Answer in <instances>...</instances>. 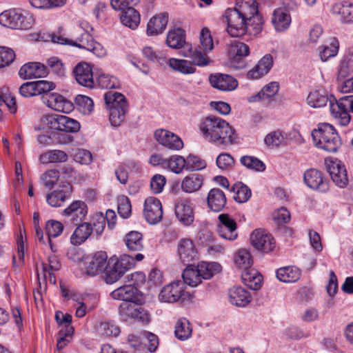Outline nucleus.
Listing matches in <instances>:
<instances>
[{
  "instance_id": "09e8293b",
  "label": "nucleus",
  "mask_w": 353,
  "mask_h": 353,
  "mask_svg": "<svg viewBox=\"0 0 353 353\" xmlns=\"http://www.w3.org/2000/svg\"><path fill=\"white\" fill-rule=\"evenodd\" d=\"M240 162L247 168L256 172H263L265 170V165L263 162L253 156H243L240 159Z\"/></svg>"
},
{
  "instance_id": "cd10ccee",
  "label": "nucleus",
  "mask_w": 353,
  "mask_h": 353,
  "mask_svg": "<svg viewBox=\"0 0 353 353\" xmlns=\"http://www.w3.org/2000/svg\"><path fill=\"white\" fill-rule=\"evenodd\" d=\"M208 208L214 212H220L226 204L225 193L219 188H212L210 190L207 197Z\"/></svg>"
},
{
  "instance_id": "bb28decb",
  "label": "nucleus",
  "mask_w": 353,
  "mask_h": 353,
  "mask_svg": "<svg viewBox=\"0 0 353 353\" xmlns=\"http://www.w3.org/2000/svg\"><path fill=\"white\" fill-rule=\"evenodd\" d=\"M168 22V14L161 13L152 17L147 25V34L155 36L163 33Z\"/></svg>"
},
{
  "instance_id": "4d7b16f0",
  "label": "nucleus",
  "mask_w": 353,
  "mask_h": 353,
  "mask_svg": "<svg viewBox=\"0 0 353 353\" xmlns=\"http://www.w3.org/2000/svg\"><path fill=\"white\" fill-rule=\"evenodd\" d=\"M207 53L202 52L200 50L196 48L194 50H190L189 54L187 55L189 57L193 63L194 65L198 66H205L210 63V59L207 56Z\"/></svg>"
},
{
  "instance_id": "393cba45",
  "label": "nucleus",
  "mask_w": 353,
  "mask_h": 353,
  "mask_svg": "<svg viewBox=\"0 0 353 353\" xmlns=\"http://www.w3.org/2000/svg\"><path fill=\"white\" fill-rule=\"evenodd\" d=\"M330 101L334 103L336 99L332 95L329 96L324 89L311 91L307 98V104L314 108L324 107L328 102L330 104Z\"/></svg>"
},
{
  "instance_id": "a19ab883",
  "label": "nucleus",
  "mask_w": 353,
  "mask_h": 353,
  "mask_svg": "<svg viewBox=\"0 0 353 353\" xmlns=\"http://www.w3.org/2000/svg\"><path fill=\"white\" fill-rule=\"evenodd\" d=\"M199 272L202 279H210L214 274L221 270V266L216 262H201L197 265Z\"/></svg>"
},
{
  "instance_id": "e433bc0d",
  "label": "nucleus",
  "mask_w": 353,
  "mask_h": 353,
  "mask_svg": "<svg viewBox=\"0 0 353 353\" xmlns=\"http://www.w3.org/2000/svg\"><path fill=\"white\" fill-rule=\"evenodd\" d=\"M301 276V272L296 267L287 266L281 268L276 271V277L284 283L297 281Z\"/></svg>"
},
{
  "instance_id": "49530a36",
  "label": "nucleus",
  "mask_w": 353,
  "mask_h": 353,
  "mask_svg": "<svg viewBox=\"0 0 353 353\" xmlns=\"http://www.w3.org/2000/svg\"><path fill=\"white\" fill-rule=\"evenodd\" d=\"M169 65L174 70H177L183 74H192L195 72V68L192 63L183 59H170Z\"/></svg>"
},
{
  "instance_id": "4be33fe9",
  "label": "nucleus",
  "mask_w": 353,
  "mask_h": 353,
  "mask_svg": "<svg viewBox=\"0 0 353 353\" xmlns=\"http://www.w3.org/2000/svg\"><path fill=\"white\" fill-rule=\"evenodd\" d=\"M139 292L136 287L125 284L113 290L110 296L113 299L123 301L124 303H134L139 301Z\"/></svg>"
},
{
  "instance_id": "473e14b6",
  "label": "nucleus",
  "mask_w": 353,
  "mask_h": 353,
  "mask_svg": "<svg viewBox=\"0 0 353 353\" xmlns=\"http://www.w3.org/2000/svg\"><path fill=\"white\" fill-rule=\"evenodd\" d=\"M121 10L122 11L120 16L121 23L132 30H135L140 23L141 18L139 12L132 7Z\"/></svg>"
},
{
  "instance_id": "3c124183",
  "label": "nucleus",
  "mask_w": 353,
  "mask_h": 353,
  "mask_svg": "<svg viewBox=\"0 0 353 353\" xmlns=\"http://www.w3.org/2000/svg\"><path fill=\"white\" fill-rule=\"evenodd\" d=\"M99 85L105 89L119 88L121 85L118 79L108 74H100L97 78Z\"/></svg>"
},
{
  "instance_id": "f257e3e1",
  "label": "nucleus",
  "mask_w": 353,
  "mask_h": 353,
  "mask_svg": "<svg viewBox=\"0 0 353 353\" xmlns=\"http://www.w3.org/2000/svg\"><path fill=\"white\" fill-rule=\"evenodd\" d=\"M225 16L227 31L232 37L243 36L246 32L256 35L262 30L264 21L255 0H236L235 7L228 8Z\"/></svg>"
},
{
  "instance_id": "864d4df0",
  "label": "nucleus",
  "mask_w": 353,
  "mask_h": 353,
  "mask_svg": "<svg viewBox=\"0 0 353 353\" xmlns=\"http://www.w3.org/2000/svg\"><path fill=\"white\" fill-rule=\"evenodd\" d=\"M48 73L53 72L58 77H63L65 74V68L61 61L56 57H52L47 59L46 64Z\"/></svg>"
},
{
  "instance_id": "a18cd8bd",
  "label": "nucleus",
  "mask_w": 353,
  "mask_h": 353,
  "mask_svg": "<svg viewBox=\"0 0 353 353\" xmlns=\"http://www.w3.org/2000/svg\"><path fill=\"white\" fill-rule=\"evenodd\" d=\"M79 129L80 124L77 121L64 115L59 116V131L76 132Z\"/></svg>"
},
{
  "instance_id": "dca6fc26",
  "label": "nucleus",
  "mask_w": 353,
  "mask_h": 353,
  "mask_svg": "<svg viewBox=\"0 0 353 353\" xmlns=\"http://www.w3.org/2000/svg\"><path fill=\"white\" fill-rule=\"evenodd\" d=\"M154 138L159 144L173 150H179L183 147V142L179 136L164 129L157 130Z\"/></svg>"
},
{
  "instance_id": "7c9ffc66",
  "label": "nucleus",
  "mask_w": 353,
  "mask_h": 353,
  "mask_svg": "<svg viewBox=\"0 0 353 353\" xmlns=\"http://www.w3.org/2000/svg\"><path fill=\"white\" fill-rule=\"evenodd\" d=\"M332 12L341 15V21L344 23H353V4L346 1L336 3L332 7Z\"/></svg>"
},
{
  "instance_id": "ddd939ff",
  "label": "nucleus",
  "mask_w": 353,
  "mask_h": 353,
  "mask_svg": "<svg viewBox=\"0 0 353 353\" xmlns=\"http://www.w3.org/2000/svg\"><path fill=\"white\" fill-rule=\"evenodd\" d=\"M177 254L180 261L185 264H190L198 259V252L193 241L190 239L179 240L177 245Z\"/></svg>"
},
{
  "instance_id": "c9c22d12",
  "label": "nucleus",
  "mask_w": 353,
  "mask_h": 353,
  "mask_svg": "<svg viewBox=\"0 0 353 353\" xmlns=\"http://www.w3.org/2000/svg\"><path fill=\"white\" fill-rule=\"evenodd\" d=\"M203 177L198 174H192L185 176L181 181V187L183 192L192 193L198 191L203 185Z\"/></svg>"
},
{
  "instance_id": "c85d7f7f",
  "label": "nucleus",
  "mask_w": 353,
  "mask_h": 353,
  "mask_svg": "<svg viewBox=\"0 0 353 353\" xmlns=\"http://www.w3.org/2000/svg\"><path fill=\"white\" fill-rule=\"evenodd\" d=\"M279 83L273 81L265 85L256 94L250 96L248 101L250 103L256 101L269 102L278 92Z\"/></svg>"
},
{
  "instance_id": "a211bd4d",
  "label": "nucleus",
  "mask_w": 353,
  "mask_h": 353,
  "mask_svg": "<svg viewBox=\"0 0 353 353\" xmlns=\"http://www.w3.org/2000/svg\"><path fill=\"white\" fill-rule=\"evenodd\" d=\"M174 212L178 220L185 225H190L194 221L192 204L187 199H180L176 202Z\"/></svg>"
},
{
  "instance_id": "1a4fd4ad",
  "label": "nucleus",
  "mask_w": 353,
  "mask_h": 353,
  "mask_svg": "<svg viewBox=\"0 0 353 353\" xmlns=\"http://www.w3.org/2000/svg\"><path fill=\"white\" fill-rule=\"evenodd\" d=\"M219 223L216 232L220 237L228 241H234L238 236L237 224L228 214H221L218 216Z\"/></svg>"
},
{
  "instance_id": "6e6552de",
  "label": "nucleus",
  "mask_w": 353,
  "mask_h": 353,
  "mask_svg": "<svg viewBox=\"0 0 353 353\" xmlns=\"http://www.w3.org/2000/svg\"><path fill=\"white\" fill-rule=\"evenodd\" d=\"M327 172L334 183L340 188H345L349 182L345 165L339 160L325 159Z\"/></svg>"
},
{
  "instance_id": "0eeeda50",
  "label": "nucleus",
  "mask_w": 353,
  "mask_h": 353,
  "mask_svg": "<svg viewBox=\"0 0 353 353\" xmlns=\"http://www.w3.org/2000/svg\"><path fill=\"white\" fill-rule=\"evenodd\" d=\"M188 296L189 294L185 292L184 283L178 281L163 287L159 293V299L164 303H175L183 301Z\"/></svg>"
},
{
  "instance_id": "4468645a",
  "label": "nucleus",
  "mask_w": 353,
  "mask_h": 353,
  "mask_svg": "<svg viewBox=\"0 0 353 353\" xmlns=\"http://www.w3.org/2000/svg\"><path fill=\"white\" fill-rule=\"evenodd\" d=\"M108 255L105 252L100 251L87 257L85 272L89 276H96L107 268Z\"/></svg>"
},
{
  "instance_id": "ea45409f",
  "label": "nucleus",
  "mask_w": 353,
  "mask_h": 353,
  "mask_svg": "<svg viewBox=\"0 0 353 353\" xmlns=\"http://www.w3.org/2000/svg\"><path fill=\"white\" fill-rule=\"evenodd\" d=\"M185 43L183 30L181 28L172 30L168 33L166 44L171 48H181Z\"/></svg>"
},
{
  "instance_id": "774afa93",
  "label": "nucleus",
  "mask_w": 353,
  "mask_h": 353,
  "mask_svg": "<svg viewBox=\"0 0 353 353\" xmlns=\"http://www.w3.org/2000/svg\"><path fill=\"white\" fill-rule=\"evenodd\" d=\"M76 103L79 106V109L83 114H90L94 108L93 101L83 95H78L76 97Z\"/></svg>"
},
{
  "instance_id": "37998d69",
  "label": "nucleus",
  "mask_w": 353,
  "mask_h": 353,
  "mask_svg": "<svg viewBox=\"0 0 353 353\" xmlns=\"http://www.w3.org/2000/svg\"><path fill=\"white\" fill-rule=\"evenodd\" d=\"M63 224L55 220H50L46 223V234L48 235V240L50 244V248L52 252H55L57 250L54 248L51 238H56L59 236L63 232Z\"/></svg>"
},
{
  "instance_id": "4c0bfd02",
  "label": "nucleus",
  "mask_w": 353,
  "mask_h": 353,
  "mask_svg": "<svg viewBox=\"0 0 353 353\" xmlns=\"http://www.w3.org/2000/svg\"><path fill=\"white\" fill-rule=\"evenodd\" d=\"M123 241L130 251L138 252L143 248V235L137 231L128 232L125 235Z\"/></svg>"
},
{
  "instance_id": "f03ea898",
  "label": "nucleus",
  "mask_w": 353,
  "mask_h": 353,
  "mask_svg": "<svg viewBox=\"0 0 353 353\" xmlns=\"http://www.w3.org/2000/svg\"><path fill=\"white\" fill-rule=\"evenodd\" d=\"M203 137L216 145H231L236 139L235 130L224 119L207 117L199 127Z\"/></svg>"
},
{
  "instance_id": "423d86ee",
  "label": "nucleus",
  "mask_w": 353,
  "mask_h": 353,
  "mask_svg": "<svg viewBox=\"0 0 353 353\" xmlns=\"http://www.w3.org/2000/svg\"><path fill=\"white\" fill-rule=\"evenodd\" d=\"M330 112L341 125H347L350 121L349 112H353V95L343 97L332 103L330 101Z\"/></svg>"
},
{
  "instance_id": "20e7f679",
  "label": "nucleus",
  "mask_w": 353,
  "mask_h": 353,
  "mask_svg": "<svg viewBox=\"0 0 353 353\" xmlns=\"http://www.w3.org/2000/svg\"><path fill=\"white\" fill-rule=\"evenodd\" d=\"M104 100L110 110V122L113 126H119L124 121L128 110V105L123 94L114 91L106 92Z\"/></svg>"
},
{
  "instance_id": "58836bf2",
  "label": "nucleus",
  "mask_w": 353,
  "mask_h": 353,
  "mask_svg": "<svg viewBox=\"0 0 353 353\" xmlns=\"http://www.w3.org/2000/svg\"><path fill=\"white\" fill-rule=\"evenodd\" d=\"M187 267L184 270L182 277L183 283H186L192 287H195L201 283V275L199 272L197 266L192 265V263L186 264Z\"/></svg>"
},
{
  "instance_id": "a878e982",
  "label": "nucleus",
  "mask_w": 353,
  "mask_h": 353,
  "mask_svg": "<svg viewBox=\"0 0 353 353\" xmlns=\"http://www.w3.org/2000/svg\"><path fill=\"white\" fill-rule=\"evenodd\" d=\"M230 302L238 307H245L248 305L252 297L245 289L240 286H234L228 291Z\"/></svg>"
},
{
  "instance_id": "2eb2a0df",
  "label": "nucleus",
  "mask_w": 353,
  "mask_h": 353,
  "mask_svg": "<svg viewBox=\"0 0 353 353\" xmlns=\"http://www.w3.org/2000/svg\"><path fill=\"white\" fill-rule=\"evenodd\" d=\"M303 179L306 185L311 189L322 192L329 189L328 182L324 179L322 172L316 169L307 170L304 172Z\"/></svg>"
},
{
  "instance_id": "e2e57ef3",
  "label": "nucleus",
  "mask_w": 353,
  "mask_h": 353,
  "mask_svg": "<svg viewBox=\"0 0 353 353\" xmlns=\"http://www.w3.org/2000/svg\"><path fill=\"white\" fill-rule=\"evenodd\" d=\"M137 307L130 303H121L119 307V314L121 319L123 321L133 319Z\"/></svg>"
},
{
  "instance_id": "79ce46f5",
  "label": "nucleus",
  "mask_w": 353,
  "mask_h": 353,
  "mask_svg": "<svg viewBox=\"0 0 353 353\" xmlns=\"http://www.w3.org/2000/svg\"><path fill=\"white\" fill-rule=\"evenodd\" d=\"M192 332V326L188 320L185 318H182L176 321L174 334L178 339L181 341L187 340L191 336Z\"/></svg>"
},
{
  "instance_id": "052dcab7",
  "label": "nucleus",
  "mask_w": 353,
  "mask_h": 353,
  "mask_svg": "<svg viewBox=\"0 0 353 353\" xmlns=\"http://www.w3.org/2000/svg\"><path fill=\"white\" fill-rule=\"evenodd\" d=\"M339 50V43L334 41L330 46H321L319 48V55L323 61H326L329 58L336 55Z\"/></svg>"
},
{
  "instance_id": "9d476101",
  "label": "nucleus",
  "mask_w": 353,
  "mask_h": 353,
  "mask_svg": "<svg viewBox=\"0 0 353 353\" xmlns=\"http://www.w3.org/2000/svg\"><path fill=\"white\" fill-rule=\"evenodd\" d=\"M250 242L254 248L263 252H271L275 247V241L272 234L263 229H256L252 232Z\"/></svg>"
},
{
  "instance_id": "72a5a7b5",
  "label": "nucleus",
  "mask_w": 353,
  "mask_h": 353,
  "mask_svg": "<svg viewBox=\"0 0 353 353\" xmlns=\"http://www.w3.org/2000/svg\"><path fill=\"white\" fill-rule=\"evenodd\" d=\"M68 159L67 153L61 150H49L40 155L39 161L43 164L65 163Z\"/></svg>"
},
{
  "instance_id": "9b49d317",
  "label": "nucleus",
  "mask_w": 353,
  "mask_h": 353,
  "mask_svg": "<svg viewBox=\"0 0 353 353\" xmlns=\"http://www.w3.org/2000/svg\"><path fill=\"white\" fill-rule=\"evenodd\" d=\"M42 101L48 108L57 112L70 113L74 108L71 101L56 92L43 95Z\"/></svg>"
},
{
  "instance_id": "39448f33",
  "label": "nucleus",
  "mask_w": 353,
  "mask_h": 353,
  "mask_svg": "<svg viewBox=\"0 0 353 353\" xmlns=\"http://www.w3.org/2000/svg\"><path fill=\"white\" fill-rule=\"evenodd\" d=\"M34 22L32 14L16 9L5 10L0 14V23L12 29H29Z\"/></svg>"
},
{
  "instance_id": "7ed1b4c3",
  "label": "nucleus",
  "mask_w": 353,
  "mask_h": 353,
  "mask_svg": "<svg viewBox=\"0 0 353 353\" xmlns=\"http://www.w3.org/2000/svg\"><path fill=\"white\" fill-rule=\"evenodd\" d=\"M314 145L328 152H336L341 145V139L334 128L327 123H319L317 128L312 131Z\"/></svg>"
},
{
  "instance_id": "6e6d98bb",
  "label": "nucleus",
  "mask_w": 353,
  "mask_h": 353,
  "mask_svg": "<svg viewBox=\"0 0 353 353\" xmlns=\"http://www.w3.org/2000/svg\"><path fill=\"white\" fill-rule=\"evenodd\" d=\"M60 176V172L57 170H49L44 172L41 176V179L43 182V184L46 188L51 189L58 181Z\"/></svg>"
},
{
  "instance_id": "c03bdc74",
  "label": "nucleus",
  "mask_w": 353,
  "mask_h": 353,
  "mask_svg": "<svg viewBox=\"0 0 353 353\" xmlns=\"http://www.w3.org/2000/svg\"><path fill=\"white\" fill-rule=\"evenodd\" d=\"M253 259L249 250L239 249L234 255L235 265L244 270L250 268L252 265Z\"/></svg>"
},
{
  "instance_id": "de8ad7c7",
  "label": "nucleus",
  "mask_w": 353,
  "mask_h": 353,
  "mask_svg": "<svg viewBox=\"0 0 353 353\" xmlns=\"http://www.w3.org/2000/svg\"><path fill=\"white\" fill-rule=\"evenodd\" d=\"M165 168H168L172 172L180 174L185 168V159L181 156L174 155L170 159H166Z\"/></svg>"
},
{
  "instance_id": "f8f14e48",
  "label": "nucleus",
  "mask_w": 353,
  "mask_h": 353,
  "mask_svg": "<svg viewBox=\"0 0 353 353\" xmlns=\"http://www.w3.org/2000/svg\"><path fill=\"white\" fill-rule=\"evenodd\" d=\"M143 214L146 221L150 224L159 223L163 216V210L161 201L153 196L145 200Z\"/></svg>"
},
{
  "instance_id": "8fccbe9b",
  "label": "nucleus",
  "mask_w": 353,
  "mask_h": 353,
  "mask_svg": "<svg viewBox=\"0 0 353 353\" xmlns=\"http://www.w3.org/2000/svg\"><path fill=\"white\" fill-rule=\"evenodd\" d=\"M351 72H353V53L345 55L341 61L338 79L347 77Z\"/></svg>"
},
{
  "instance_id": "5fc2aeb1",
  "label": "nucleus",
  "mask_w": 353,
  "mask_h": 353,
  "mask_svg": "<svg viewBox=\"0 0 353 353\" xmlns=\"http://www.w3.org/2000/svg\"><path fill=\"white\" fill-rule=\"evenodd\" d=\"M201 48L205 53L210 52L213 49V40L210 30L205 27L203 28L199 36Z\"/></svg>"
},
{
  "instance_id": "338daca9",
  "label": "nucleus",
  "mask_w": 353,
  "mask_h": 353,
  "mask_svg": "<svg viewBox=\"0 0 353 353\" xmlns=\"http://www.w3.org/2000/svg\"><path fill=\"white\" fill-rule=\"evenodd\" d=\"M145 281V275L142 272H135L128 274L125 277V281L128 285H131L132 287H136L137 289L139 287L143 285Z\"/></svg>"
},
{
  "instance_id": "bf43d9fd",
  "label": "nucleus",
  "mask_w": 353,
  "mask_h": 353,
  "mask_svg": "<svg viewBox=\"0 0 353 353\" xmlns=\"http://www.w3.org/2000/svg\"><path fill=\"white\" fill-rule=\"evenodd\" d=\"M106 223V217L103 214V213H97L93 216V232L94 235H96V238L99 239L105 227Z\"/></svg>"
},
{
  "instance_id": "f3484780",
  "label": "nucleus",
  "mask_w": 353,
  "mask_h": 353,
  "mask_svg": "<svg viewBox=\"0 0 353 353\" xmlns=\"http://www.w3.org/2000/svg\"><path fill=\"white\" fill-rule=\"evenodd\" d=\"M88 214V206L82 201H74L63 212V215L68 217L72 223L78 225L82 222Z\"/></svg>"
},
{
  "instance_id": "680f3d73",
  "label": "nucleus",
  "mask_w": 353,
  "mask_h": 353,
  "mask_svg": "<svg viewBox=\"0 0 353 353\" xmlns=\"http://www.w3.org/2000/svg\"><path fill=\"white\" fill-rule=\"evenodd\" d=\"M229 53L230 56L239 57H246L250 53V48L248 46L244 43L234 41L230 46Z\"/></svg>"
},
{
  "instance_id": "b1692460",
  "label": "nucleus",
  "mask_w": 353,
  "mask_h": 353,
  "mask_svg": "<svg viewBox=\"0 0 353 353\" xmlns=\"http://www.w3.org/2000/svg\"><path fill=\"white\" fill-rule=\"evenodd\" d=\"M273 65V58L270 54H265L258 63L247 73L249 79H259L267 74Z\"/></svg>"
},
{
  "instance_id": "6ab92c4d",
  "label": "nucleus",
  "mask_w": 353,
  "mask_h": 353,
  "mask_svg": "<svg viewBox=\"0 0 353 353\" xmlns=\"http://www.w3.org/2000/svg\"><path fill=\"white\" fill-rule=\"evenodd\" d=\"M48 74L47 66L40 62H30L19 70V76L24 79L45 77Z\"/></svg>"
},
{
  "instance_id": "412c9836",
  "label": "nucleus",
  "mask_w": 353,
  "mask_h": 353,
  "mask_svg": "<svg viewBox=\"0 0 353 353\" xmlns=\"http://www.w3.org/2000/svg\"><path fill=\"white\" fill-rule=\"evenodd\" d=\"M48 37L50 38L52 42L54 43L65 44L68 43L71 46L78 47L79 48L88 50L91 48V45L94 42L92 36L85 31L78 37L75 41H68V40L61 36H58L54 34H49Z\"/></svg>"
},
{
  "instance_id": "0e129e2a",
  "label": "nucleus",
  "mask_w": 353,
  "mask_h": 353,
  "mask_svg": "<svg viewBox=\"0 0 353 353\" xmlns=\"http://www.w3.org/2000/svg\"><path fill=\"white\" fill-rule=\"evenodd\" d=\"M98 332L106 336H117L120 330L117 325L109 322H101L97 327Z\"/></svg>"
},
{
  "instance_id": "aec40b11",
  "label": "nucleus",
  "mask_w": 353,
  "mask_h": 353,
  "mask_svg": "<svg viewBox=\"0 0 353 353\" xmlns=\"http://www.w3.org/2000/svg\"><path fill=\"white\" fill-rule=\"evenodd\" d=\"M209 80L213 88L222 91H232L238 86V81L228 74L221 73L211 74Z\"/></svg>"
},
{
  "instance_id": "2f4dec72",
  "label": "nucleus",
  "mask_w": 353,
  "mask_h": 353,
  "mask_svg": "<svg viewBox=\"0 0 353 353\" xmlns=\"http://www.w3.org/2000/svg\"><path fill=\"white\" fill-rule=\"evenodd\" d=\"M241 279L243 283L251 290H258L261 287L263 276L255 269L243 270Z\"/></svg>"
},
{
  "instance_id": "69168bd1",
  "label": "nucleus",
  "mask_w": 353,
  "mask_h": 353,
  "mask_svg": "<svg viewBox=\"0 0 353 353\" xmlns=\"http://www.w3.org/2000/svg\"><path fill=\"white\" fill-rule=\"evenodd\" d=\"M66 199L65 192L63 190H56L48 194L46 197L47 202L52 207H59Z\"/></svg>"
},
{
  "instance_id": "13d9d810",
  "label": "nucleus",
  "mask_w": 353,
  "mask_h": 353,
  "mask_svg": "<svg viewBox=\"0 0 353 353\" xmlns=\"http://www.w3.org/2000/svg\"><path fill=\"white\" fill-rule=\"evenodd\" d=\"M185 169L188 171L201 170L206 166V163L204 160L193 154H190L185 159Z\"/></svg>"
},
{
  "instance_id": "5701e85b",
  "label": "nucleus",
  "mask_w": 353,
  "mask_h": 353,
  "mask_svg": "<svg viewBox=\"0 0 353 353\" xmlns=\"http://www.w3.org/2000/svg\"><path fill=\"white\" fill-rule=\"evenodd\" d=\"M77 81L82 86L92 88L94 85L93 74L90 65L80 63L74 69Z\"/></svg>"
},
{
  "instance_id": "f704fd0d",
  "label": "nucleus",
  "mask_w": 353,
  "mask_h": 353,
  "mask_svg": "<svg viewBox=\"0 0 353 353\" xmlns=\"http://www.w3.org/2000/svg\"><path fill=\"white\" fill-rule=\"evenodd\" d=\"M272 22L277 32H283L289 28L291 23V17L287 12L279 8L274 10Z\"/></svg>"
},
{
  "instance_id": "603ef678",
  "label": "nucleus",
  "mask_w": 353,
  "mask_h": 353,
  "mask_svg": "<svg viewBox=\"0 0 353 353\" xmlns=\"http://www.w3.org/2000/svg\"><path fill=\"white\" fill-rule=\"evenodd\" d=\"M233 192L235 193L234 196V199L239 203H244L246 202L251 196V190L250 189L243 185L241 183L238 184H235L232 188Z\"/></svg>"
},
{
  "instance_id": "c756f323",
  "label": "nucleus",
  "mask_w": 353,
  "mask_h": 353,
  "mask_svg": "<svg viewBox=\"0 0 353 353\" xmlns=\"http://www.w3.org/2000/svg\"><path fill=\"white\" fill-rule=\"evenodd\" d=\"M70 237L73 245H81L84 243L93 232V228L90 223L83 222L79 223Z\"/></svg>"
}]
</instances>
